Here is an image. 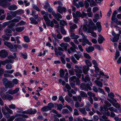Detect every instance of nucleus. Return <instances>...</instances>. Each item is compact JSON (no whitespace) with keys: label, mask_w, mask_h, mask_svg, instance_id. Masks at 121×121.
<instances>
[{"label":"nucleus","mask_w":121,"mask_h":121,"mask_svg":"<svg viewBox=\"0 0 121 121\" xmlns=\"http://www.w3.org/2000/svg\"><path fill=\"white\" fill-rule=\"evenodd\" d=\"M69 45L67 43H62L60 45V46L64 48V49L65 51L67 50V47Z\"/></svg>","instance_id":"obj_14"},{"label":"nucleus","mask_w":121,"mask_h":121,"mask_svg":"<svg viewBox=\"0 0 121 121\" xmlns=\"http://www.w3.org/2000/svg\"><path fill=\"white\" fill-rule=\"evenodd\" d=\"M6 68L7 70L11 69L12 68V66L11 65L9 64H7L6 66Z\"/></svg>","instance_id":"obj_58"},{"label":"nucleus","mask_w":121,"mask_h":121,"mask_svg":"<svg viewBox=\"0 0 121 121\" xmlns=\"http://www.w3.org/2000/svg\"><path fill=\"white\" fill-rule=\"evenodd\" d=\"M79 110L80 112L84 115H86L87 113V112L86 111L85 108H80Z\"/></svg>","instance_id":"obj_37"},{"label":"nucleus","mask_w":121,"mask_h":121,"mask_svg":"<svg viewBox=\"0 0 121 121\" xmlns=\"http://www.w3.org/2000/svg\"><path fill=\"white\" fill-rule=\"evenodd\" d=\"M60 76L61 78L64 77L65 75V71L63 69H61L59 71Z\"/></svg>","instance_id":"obj_36"},{"label":"nucleus","mask_w":121,"mask_h":121,"mask_svg":"<svg viewBox=\"0 0 121 121\" xmlns=\"http://www.w3.org/2000/svg\"><path fill=\"white\" fill-rule=\"evenodd\" d=\"M52 36L55 39V40H53V42L54 45L55 46L56 45V41H59V40L56 38V36L55 34H54L53 33L52 34Z\"/></svg>","instance_id":"obj_32"},{"label":"nucleus","mask_w":121,"mask_h":121,"mask_svg":"<svg viewBox=\"0 0 121 121\" xmlns=\"http://www.w3.org/2000/svg\"><path fill=\"white\" fill-rule=\"evenodd\" d=\"M8 59L4 60V63H5L6 64L9 63H13L14 61V59L15 58L13 56L10 55L8 56Z\"/></svg>","instance_id":"obj_4"},{"label":"nucleus","mask_w":121,"mask_h":121,"mask_svg":"<svg viewBox=\"0 0 121 121\" xmlns=\"http://www.w3.org/2000/svg\"><path fill=\"white\" fill-rule=\"evenodd\" d=\"M78 78L77 77L75 76H73L71 77L69 79V82H71L72 81L74 83L76 81L75 80H77V79Z\"/></svg>","instance_id":"obj_28"},{"label":"nucleus","mask_w":121,"mask_h":121,"mask_svg":"<svg viewBox=\"0 0 121 121\" xmlns=\"http://www.w3.org/2000/svg\"><path fill=\"white\" fill-rule=\"evenodd\" d=\"M112 105L113 106L117 108H120V105L118 103L114 102L112 103Z\"/></svg>","instance_id":"obj_44"},{"label":"nucleus","mask_w":121,"mask_h":121,"mask_svg":"<svg viewBox=\"0 0 121 121\" xmlns=\"http://www.w3.org/2000/svg\"><path fill=\"white\" fill-rule=\"evenodd\" d=\"M75 69H74V71L77 73L76 75L78 77H80L81 76V74L80 73H81L82 72L81 69H79V68L77 65H76L74 66Z\"/></svg>","instance_id":"obj_5"},{"label":"nucleus","mask_w":121,"mask_h":121,"mask_svg":"<svg viewBox=\"0 0 121 121\" xmlns=\"http://www.w3.org/2000/svg\"><path fill=\"white\" fill-rule=\"evenodd\" d=\"M84 6H85V8L86 9L88 8L89 7V3L86 1H84Z\"/></svg>","instance_id":"obj_60"},{"label":"nucleus","mask_w":121,"mask_h":121,"mask_svg":"<svg viewBox=\"0 0 121 121\" xmlns=\"http://www.w3.org/2000/svg\"><path fill=\"white\" fill-rule=\"evenodd\" d=\"M14 86V85L12 83V82L10 81H9L7 84L6 87H5L6 88H12Z\"/></svg>","instance_id":"obj_25"},{"label":"nucleus","mask_w":121,"mask_h":121,"mask_svg":"<svg viewBox=\"0 0 121 121\" xmlns=\"http://www.w3.org/2000/svg\"><path fill=\"white\" fill-rule=\"evenodd\" d=\"M60 30L61 33L63 35H66V31L64 29V28L61 26H60Z\"/></svg>","instance_id":"obj_42"},{"label":"nucleus","mask_w":121,"mask_h":121,"mask_svg":"<svg viewBox=\"0 0 121 121\" xmlns=\"http://www.w3.org/2000/svg\"><path fill=\"white\" fill-rule=\"evenodd\" d=\"M82 79L86 83L87 82H89L91 80V78L89 77V75H86L85 78H84L83 76L82 77Z\"/></svg>","instance_id":"obj_12"},{"label":"nucleus","mask_w":121,"mask_h":121,"mask_svg":"<svg viewBox=\"0 0 121 121\" xmlns=\"http://www.w3.org/2000/svg\"><path fill=\"white\" fill-rule=\"evenodd\" d=\"M32 6L33 8L35 10H36L37 11H40V10L39 9V8L36 5L34 4H33Z\"/></svg>","instance_id":"obj_56"},{"label":"nucleus","mask_w":121,"mask_h":121,"mask_svg":"<svg viewBox=\"0 0 121 121\" xmlns=\"http://www.w3.org/2000/svg\"><path fill=\"white\" fill-rule=\"evenodd\" d=\"M9 81L8 79L6 78H4L2 79L3 83L5 87H6L7 84Z\"/></svg>","instance_id":"obj_24"},{"label":"nucleus","mask_w":121,"mask_h":121,"mask_svg":"<svg viewBox=\"0 0 121 121\" xmlns=\"http://www.w3.org/2000/svg\"><path fill=\"white\" fill-rule=\"evenodd\" d=\"M48 107L49 109L51 110L52 108L54 107V105L52 103H50L48 104Z\"/></svg>","instance_id":"obj_47"},{"label":"nucleus","mask_w":121,"mask_h":121,"mask_svg":"<svg viewBox=\"0 0 121 121\" xmlns=\"http://www.w3.org/2000/svg\"><path fill=\"white\" fill-rule=\"evenodd\" d=\"M94 82L98 86L100 87H102L103 86L102 83L101 81L95 80L94 81Z\"/></svg>","instance_id":"obj_23"},{"label":"nucleus","mask_w":121,"mask_h":121,"mask_svg":"<svg viewBox=\"0 0 121 121\" xmlns=\"http://www.w3.org/2000/svg\"><path fill=\"white\" fill-rule=\"evenodd\" d=\"M4 44L9 47L10 48H12L13 45L10 43L8 41H5L4 42Z\"/></svg>","instance_id":"obj_29"},{"label":"nucleus","mask_w":121,"mask_h":121,"mask_svg":"<svg viewBox=\"0 0 121 121\" xmlns=\"http://www.w3.org/2000/svg\"><path fill=\"white\" fill-rule=\"evenodd\" d=\"M76 49L72 47H70L68 49L67 51L69 54H70L72 52H76L77 51Z\"/></svg>","instance_id":"obj_20"},{"label":"nucleus","mask_w":121,"mask_h":121,"mask_svg":"<svg viewBox=\"0 0 121 121\" xmlns=\"http://www.w3.org/2000/svg\"><path fill=\"white\" fill-rule=\"evenodd\" d=\"M7 3L5 0H0V6L4 8L6 7Z\"/></svg>","instance_id":"obj_17"},{"label":"nucleus","mask_w":121,"mask_h":121,"mask_svg":"<svg viewBox=\"0 0 121 121\" xmlns=\"http://www.w3.org/2000/svg\"><path fill=\"white\" fill-rule=\"evenodd\" d=\"M24 41L26 43H28L30 42L29 39L28 37L26 36H25L24 37Z\"/></svg>","instance_id":"obj_53"},{"label":"nucleus","mask_w":121,"mask_h":121,"mask_svg":"<svg viewBox=\"0 0 121 121\" xmlns=\"http://www.w3.org/2000/svg\"><path fill=\"white\" fill-rule=\"evenodd\" d=\"M60 24L61 25L64 26L65 25H67V23L64 20H60Z\"/></svg>","instance_id":"obj_54"},{"label":"nucleus","mask_w":121,"mask_h":121,"mask_svg":"<svg viewBox=\"0 0 121 121\" xmlns=\"http://www.w3.org/2000/svg\"><path fill=\"white\" fill-rule=\"evenodd\" d=\"M5 108L7 111L10 114H13V111L6 106H5Z\"/></svg>","instance_id":"obj_46"},{"label":"nucleus","mask_w":121,"mask_h":121,"mask_svg":"<svg viewBox=\"0 0 121 121\" xmlns=\"http://www.w3.org/2000/svg\"><path fill=\"white\" fill-rule=\"evenodd\" d=\"M45 5L44 6V7L45 9H48L49 7H50V6L48 2L47 1L45 2Z\"/></svg>","instance_id":"obj_55"},{"label":"nucleus","mask_w":121,"mask_h":121,"mask_svg":"<svg viewBox=\"0 0 121 121\" xmlns=\"http://www.w3.org/2000/svg\"><path fill=\"white\" fill-rule=\"evenodd\" d=\"M17 8V6L14 4L11 5L8 7V9L10 10H16Z\"/></svg>","instance_id":"obj_11"},{"label":"nucleus","mask_w":121,"mask_h":121,"mask_svg":"<svg viewBox=\"0 0 121 121\" xmlns=\"http://www.w3.org/2000/svg\"><path fill=\"white\" fill-rule=\"evenodd\" d=\"M15 116L16 117H18L19 116H22L23 117L25 118H27L28 117V116L27 115L24 114H16L15 115Z\"/></svg>","instance_id":"obj_49"},{"label":"nucleus","mask_w":121,"mask_h":121,"mask_svg":"<svg viewBox=\"0 0 121 121\" xmlns=\"http://www.w3.org/2000/svg\"><path fill=\"white\" fill-rule=\"evenodd\" d=\"M96 25L98 28V31L99 32H100L101 30V26L100 22H97L96 24Z\"/></svg>","instance_id":"obj_34"},{"label":"nucleus","mask_w":121,"mask_h":121,"mask_svg":"<svg viewBox=\"0 0 121 121\" xmlns=\"http://www.w3.org/2000/svg\"><path fill=\"white\" fill-rule=\"evenodd\" d=\"M88 86V85L86 83H82L80 86L81 89L83 90L87 91Z\"/></svg>","instance_id":"obj_10"},{"label":"nucleus","mask_w":121,"mask_h":121,"mask_svg":"<svg viewBox=\"0 0 121 121\" xmlns=\"http://www.w3.org/2000/svg\"><path fill=\"white\" fill-rule=\"evenodd\" d=\"M70 43L72 45V47H73V48L75 49H78V48L77 46L74 44V43L72 42H70Z\"/></svg>","instance_id":"obj_57"},{"label":"nucleus","mask_w":121,"mask_h":121,"mask_svg":"<svg viewBox=\"0 0 121 121\" xmlns=\"http://www.w3.org/2000/svg\"><path fill=\"white\" fill-rule=\"evenodd\" d=\"M57 109L60 111L62 108L63 106L61 104H58L57 105Z\"/></svg>","instance_id":"obj_64"},{"label":"nucleus","mask_w":121,"mask_h":121,"mask_svg":"<svg viewBox=\"0 0 121 121\" xmlns=\"http://www.w3.org/2000/svg\"><path fill=\"white\" fill-rule=\"evenodd\" d=\"M66 9L64 7H62L59 6H58L57 9V11L60 13H62L63 11L64 12H66Z\"/></svg>","instance_id":"obj_8"},{"label":"nucleus","mask_w":121,"mask_h":121,"mask_svg":"<svg viewBox=\"0 0 121 121\" xmlns=\"http://www.w3.org/2000/svg\"><path fill=\"white\" fill-rule=\"evenodd\" d=\"M80 95L81 96L82 98L87 97V95L85 92L83 91H80Z\"/></svg>","instance_id":"obj_35"},{"label":"nucleus","mask_w":121,"mask_h":121,"mask_svg":"<svg viewBox=\"0 0 121 121\" xmlns=\"http://www.w3.org/2000/svg\"><path fill=\"white\" fill-rule=\"evenodd\" d=\"M82 54H81L80 52H77V54H75L74 55V56L77 60H79V58L82 56Z\"/></svg>","instance_id":"obj_18"},{"label":"nucleus","mask_w":121,"mask_h":121,"mask_svg":"<svg viewBox=\"0 0 121 121\" xmlns=\"http://www.w3.org/2000/svg\"><path fill=\"white\" fill-rule=\"evenodd\" d=\"M77 26L75 24H73V25L70 26V29L69 30L70 31V32H72L74 31L73 30H74V29L77 28Z\"/></svg>","instance_id":"obj_26"},{"label":"nucleus","mask_w":121,"mask_h":121,"mask_svg":"<svg viewBox=\"0 0 121 121\" xmlns=\"http://www.w3.org/2000/svg\"><path fill=\"white\" fill-rule=\"evenodd\" d=\"M85 62L86 64L88 66H91L92 64L91 62L88 60H85Z\"/></svg>","instance_id":"obj_51"},{"label":"nucleus","mask_w":121,"mask_h":121,"mask_svg":"<svg viewBox=\"0 0 121 121\" xmlns=\"http://www.w3.org/2000/svg\"><path fill=\"white\" fill-rule=\"evenodd\" d=\"M104 103L106 106L107 107H111L112 105L108 101L105 100L104 102Z\"/></svg>","instance_id":"obj_59"},{"label":"nucleus","mask_w":121,"mask_h":121,"mask_svg":"<svg viewBox=\"0 0 121 121\" xmlns=\"http://www.w3.org/2000/svg\"><path fill=\"white\" fill-rule=\"evenodd\" d=\"M13 99V97L12 96L10 95H9L7 94L6 95V98L5 99H7L9 100H10Z\"/></svg>","instance_id":"obj_43"},{"label":"nucleus","mask_w":121,"mask_h":121,"mask_svg":"<svg viewBox=\"0 0 121 121\" xmlns=\"http://www.w3.org/2000/svg\"><path fill=\"white\" fill-rule=\"evenodd\" d=\"M21 19V17L19 16H17L16 18L12 20L11 22H19Z\"/></svg>","instance_id":"obj_22"},{"label":"nucleus","mask_w":121,"mask_h":121,"mask_svg":"<svg viewBox=\"0 0 121 121\" xmlns=\"http://www.w3.org/2000/svg\"><path fill=\"white\" fill-rule=\"evenodd\" d=\"M79 34L81 35H82L83 38V40L86 42L87 44L90 46H91L92 45V43L91 42H89V41L86 39V37L82 33V30L80 29H79Z\"/></svg>","instance_id":"obj_3"},{"label":"nucleus","mask_w":121,"mask_h":121,"mask_svg":"<svg viewBox=\"0 0 121 121\" xmlns=\"http://www.w3.org/2000/svg\"><path fill=\"white\" fill-rule=\"evenodd\" d=\"M72 14L73 17L74 18V19L73 20V21L75 23L77 24L79 20V18L78 17H76L75 15V13H73Z\"/></svg>","instance_id":"obj_27"},{"label":"nucleus","mask_w":121,"mask_h":121,"mask_svg":"<svg viewBox=\"0 0 121 121\" xmlns=\"http://www.w3.org/2000/svg\"><path fill=\"white\" fill-rule=\"evenodd\" d=\"M41 110L43 112H46L50 110L47 106H45L42 108Z\"/></svg>","instance_id":"obj_40"},{"label":"nucleus","mask_w":121,"mask_h":121,"mask_svg":"<svg viewBox=\"0 0 121 121\" xmlns=\"http://www.w3.org/2000/svg\"><path fill=\"white\" fill-rule=\"evenodd\" d=\"M90 2V4L91 7L95 6L96 5V3L94 1H91Z\"/></svg>","instance_id":"obj_50"},{"label":"nucleus","mask_w":121,"mask_h":121,"mask_svg":"<svg viewBox=\"0 0 121 121\" xmlns=\"http://www.w3.org/2000/svg\"><path fill=\"white\" fill-rule=\"evenodd\" d=\"M52 14L55 17H56L57 16H58L60 19H61L62 18L61 15L59 13H57V14H56L54 11H53L52 12Z\"/></svg>","instance_id":"obj_33"},{"label":"nucleus","mask_w":121,"mask_h":121,"mask_svg":"<svg viewBox=\"0 0 121 121\" xmlns=\"http://www.w3.org/2000/svg\"><path fill=\"white\" fill-rule=\"evenodd\" d=\"M21 55L22 56V57L24 59H26L27 57V53H22Z\"/></svg>","instance_id":"obj_61"},{"label":"nucleus","mask_w":121,"mask_h":121,"mask_svg":"<svg viewBox=\"0 0 121 121\" xmlns=\"http://www.w3.org/2000/svg\"><path fill=\"white\" fill-rule=\"evenodd\" d=\"M120 55V52L117 50H116L115 54V58L116 60L118 57Z\"/></svg>","instance_id":"obj_63"},{"label":"nucleus","mask_w":121,"mask_h":121,"mask_svg":"<svg viewBox=\"0 0 121 121\" xmlns=\"http://www.w3.org/2000/svg\"><path fill=\"white\" fill-rule=\"evenodd\" d=\"M17 15L22 14L24 12L23 10L22 9H20L16 11Z\"/></svg>","instance_id":"obj_38"},{"label":"nucleus","mask_w":121,"mask_h":121,"mask_svg":"<svg viewBox=\"0 0 121 121\" xmlns=\"http://www.w3.org/2000/svg\"><path fill=\"white\" fill-rule=\"evenodd\" d=\"M19 88H17L13 90H9L8 91L6 92V93H8L11 95H13L16 93L18 91H19Z\"/></svg>","instance_id":"obj_7"},{"label":"nucleus","mask_w":121,"mask_h":121,"mask_svg":"<svg viewBox=\"0 0 121 121\" xmlns=\"http://www.w3.org/2000/svg\"><path fill=\"white\" fill-rule=\"evenodd\" d=\"M4 31L6 35L8 33H11L12 32L11 30L10 29L8 28L5 29L4 30Z\"/></svg>","instance_id":"obj_41"},{"label":"nucleus","mask_w":121,"mask_h":121,"mask_svg":"<svg viewBox=\"0 0 121 121\" xmlns=\"http://www.w3.org/2000/svg\"><path fill=\"white\" fill-rule=\"evenodd\" d=\"M28 114L30 115L35 114L37 112V111L35 109H30L28 110Z\"/></svg>","instance_id":"obj_19"},{"label":"nucleus","mask_w":121,"mask_h":121,"mask_svg":"<svg viewBox=\"0 0 121 121\" xmlns=\"http://www.w3.org/2000/svg\"><path fill=\"white\" fill-rule=\"evenodd\" d=\"M4 44L9 47L10 48H12L13 45L10 43L8 41H5L4 42Z\"/></svg>","instance_id":"obj_30"},{"label":"nucleus","mask_w":121,"mask_h":121,"mask_svg":"<svg viewBox=\"0 0 121 121\" xmlns=\"http://www.w3.org/2000/svg\"><path fill=\"white\" fill-rule=\"evenodd\" d=\"M26 119L23 118L21 117H18L15 119V121H25Z\"/></svg>","instance_id":"obj_48"},{"label":"nucleus","mask_w":121,"mask_h":121,"mask_svg":"<svg viewBox=\"0 0 121 121\" xmlns=\"http://www.w3.org/2000/svg\"><path fill=\"white\" fill-rule=\"evenodd\" d=\"M82 14L79 11H77L76 12V13H75V15L76 17H80L81 15Z\"/></svg>","instance_id":"obj_62"},{"label":"nucleus","mask_w":121,"mask_h":121,"mask_svg":"<svg viewBox=\"0 0 121 121\" xmlns=\"http://www.w3.org/2000/svg\"><path fill=\"white\" fill-rule=\"evenodd\" d=\"M24 28L23 27H19L16 28V30L17 32H21L24 30Z\"/></svg>","instance_id":"obj_39"},{"label":"nucleus","mask_w":121,"mask_h":121,"mask_svg":"<svg viewBox=\"0 0 121 121\" xmlns=\"http://www.w3.org/2000/svg\"><path fill=\"white\" fill-rule=\"evenodd\" d=\"M99 37L98 38V43L99 44L102 43L104 40H105L104 38L101 35H99Z\"/></svg>","instance_id":"obj_21"},{"label":"nucleus","mask_w":121,"mask_h":121,"mask_svg":"<svg viewBox=\"0 0 121 121\" xmlns=\"http://www.w3.org/2000/svg\"><path fill=\"white\" fill-rule=\"evenodd\" d=\"M104 109L106 111H107L108 110H109L110 111L112 112H117V110L114 108L113 107H111L108 108L107 107H104Z\"/></svg>","instance_id":"obj_9"},{"label":"nucleus","mask_w":121,"mask_h":121,"mask_svg":"<svg viewBox=\"0 0 121 121\" xmlns=\"http://www.w3.org/2000/svg\"><path fill=\"white\" fill-rule=\"evenodd\" d=\"M89 70V68L88 66L85 65L83 66V71L84 74H87Z\"/></svg>","instance_id":"obj_15"},{"label":"nucleus","mask_w":121,"mask_h":121,"mask_svg":"<svg viewBox=\"0 0 121 121\" xmlns=\"http://www.w3.org/2000/svg\"><path fill=\"white\" fill-rule=\"evenodd\" d=\"M30 20L31 21L30 23L33 24H34L35 25L38 24V22L35 20V19L33 17H31L30 19Z\"/></svg>","instance_id":"obj_31"},{"label":"nucleus","mask_w":121,"mask_h":121,"mask_svg":"<svg viewBox=\"0 0 121 121\" xmlns=\"http://www.w3.org/2000/svg\"><path fill=\"white\" fill-rule=\"evenodd\" d=\"M86 51L88 53H90L93 51L94 50V48L93 46H90L85 49Z\"/></svg>","instance_id":"obj_13"},{"label":"nucleus","mask_w":121,"mask_h":121,"mask_svg":"<svg viewBox=\"0 0 121 121\" xmlns=\"http://www.w3.org/2000/svg\"><path fill=\"white\" fill-rule=\"evenodd\" d=\"M63 39L66 42H69L70 41V38L69 37H66L64 38Z\"/></svg>","instance_id":"obj_52"},{"label":"nucleus","mask_w":121,"mask_h":121,"mask_svg":"<svg viewBox=\"0 0 121 121\" xmlns=\"http://www.w3.org/2000/svg\"><path fill=\"white\" fill-rule=\"evenodd\" d=\"M89 23L87 25H84L83 28V30L84 32H86L88 29L89 26Z\"/></svg>","instance_id":"obj_45"},{"label":"nucleus","mask_w":121,"mask_h":121,"mask_svg":"<svg viewBox=\"0 0 121 121\" xmlns=\"http://www.w3.org/2000/svg\"><path fill=\"white\" fill-rule=\"evenodd\" d=\"M89 24L87 32L91 33V36L94 37H95L96 36V34L92 31L95 29H96L97 27L96 26H95L94 24L91 20H89Z\"/></svg>","instance_id":"obj_1"},{"label":"nucleus","mask_w":121,"mask_h":121,"mask_svg":"<svg viewBox=\"0 0 121 121\" xmlns=\"http://www.w3.org/2000/svg\"><path fill=\"white\" fill-rule=\"evenodd\" d=\"M70 37L72 39H77L79 37V36L77 35H76L73 32H71Z\"/></svg>","instance_id":"obj_16"},{"label":"nucleus","mask_w":121,"mask_h":121,"mask_svg":"<svg viewBox=\"0 0 121 121\" xmlns=\"http://www.w3.org/2000/svg\"><path fill=\"white\" fill-rule=\"evenodd\" d=\"M117 14L116 10H115L112 13L111 20H113L114 22L117 25H121V22L118 20L117 19L115 18L116 15Z\"/></svg>","instance_id":"obj_2"},{"label":"nucleus","mask_w":121,"mask_h":121,"mask_svg":"<svg viewBox=\"0 0 121 121\" xmlns=\"http://www.w3.org/2000/svg\"><path fill=\"white\" fill-rule=\"evenodd\" d=\"M8 52L4 50H2L0 51V56L3 58H4L7 56Z\"/></svg>","instance_id":"obj_6"}]
</instances>
